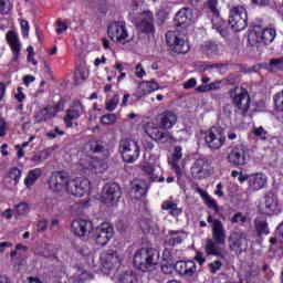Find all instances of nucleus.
<instances>
[{
    "mask_svg": "<svg viewBox=\"0 0 283 283\" xmlns=\"http://www.w3.org/2000/svg\"><path fill=\"white\" fill-rule=\"evenodd\" d=\"M176 123H178V116L171 111H165L158 115L157 126L154 123H148L145 132L155 143L167 145V143L175 140L169 129H171Z\"/></svg>",
    "mask_w": 283,
    "mask_h": 283,
    "instance_id": "1",
    "label": "nucleus"
},
{
    "mask_svg": "<svg viewBox=\"0 0 283 283\" xmlns=\"http://www.w3.org/2000/svg\"><path fill=\"white\" fill-rule=\"evenodd\" d=\"M159 260L160 252L156 249L142 248L134 255V265L143 273H150V271H156Z\"/></svg>",
    "mask_w": 283,
    "mask_h": 283,
    "instance_id": "2",
    "label": "nucleus"
},
{
    "mask_svg": "<svg viewBox=\"0 0 283 283\" xmlns=\"http://www.w3.org/2000/svg\"><path fill=\"white\" fill-rule=\"evenodd\" d=\"M212 228V240L209 239L206 243L207 255H216V258H223L220 245L227 244V230L222 221L214 219Z\"/></svg>",
    "mask_w": 283,
    "mask_h": 283,
    "instance_id": "3",
    "label": "nucleus"
},
{
    "mask_svg": "<svg viewBox=\"0 0 283 283\" xmlns=\"http://www.w3.org/2000/svg\"><path fill=\"white\" fill-rule=\"evenodd\" d=\"M228 94L234 107V112L245 116L247 112L251 109V95H249V91L244 86H234L229 90Z\"/></svg>",
    "mask_w": 283,
    "mask_h": 283,
    "instance_id": "4",
    "label": "nucleus"
},
{
    "mask_svg": "<svg viewBox=\"0 0 283 283\" xmlns=\"http://www.w3.org/2000/svg\"><path fill=\"white\" fill-rule=\"evenodd\" d=\"M275 36H277L275 28L261 29L255 27L248 33V43L251 48H260L262 43L263 45H271L275 41Z\"/></svg>",
    "mask_w": 283,
    "mask_h": 283,
    "instance_id": "5",
    "label": "nucleus"
},
{
    "mask_svg": "<svg viewBox=\"0 0 283 283\" xmlns=\"http://www.w3.org/2000/svg\"><path fill=\"white\" fill-rule=\"evenodd\" d=\"M118 149L124 163H136L140 156V146L134 139H122Z\"/></svg>",
    "mask_w": 283,
    "mask_h": 283,
    "instance_id": "6",
    "label": "nucleus"
},
{
    "mask_svg": "<svg viewBox=\"0 0 283 283\" xmlns=\"http://www.w3.org/2000/svg\"><path fill=\"white\" fill-rule=\"evenodd\" d=\"M247 21H249V18L244 7L237 6L230 10L228 23L233 31L242 32V30H245L248 25Z\"/></svg>",
    "mask_w": 283,
    "mask_h": 283,
    "instance_id": "7",
    "label": "nucleus"
},
{
    "mask_svg": "<svg viewBox=\"0 0 283 283\" xmlns=\"http://www.w3.org/2000/svg\"><path fill=\"white\" fill-rule=\"evenodd\" d=\"M154 12L149 10L140 12L135 19V28H137L138 32H140L142 34H155L156 27H154Z\"/></svg>",
    "mask_w": 283,
    "mask_h": 283,
    "instance_id": "8",
    "label": "nucleus"
},
{
    "mask_svg": "<svg viewBox=\"0 0 283 283\" xmlns=\"http://www.w3.org/2000/svg\"><path fill=\"white\" fill-rule=\"evenodd\" d=\"M107 34L115 43H120L125 45L129 43V33L127 32V25L125 22L115 21L108 25Z\"/></svg>",
    "mask_w": 283,
    "mask_h": 283,
    "instance_id": "9",
    "label": "nucleus"
},
{
    "mask_svg": "<svg viewBox=\"0 0 283 283\" xmlns=\"http://www.w3.org/2000/svg\"><path fill=\"white\" fill-rule=\"evenodd\" d=\"M166 43L169 51L174 54H187L189 52V43L185 39L178 36L174 31H168L166 33Z\"/></svg>",
    "mask_w": 283,
    "mask_h": 283,
    "instance_id": "10",
    "label": "nucleus"
},
{
    "mask_svg": "<svg viewBox=\"0 0 283 283\" xmlns=\"http://www.w3.org/2000/svg\"><path fill=\"white\" fill-rule=\"evenodd\" d=\"M206 145L209 149H220L224 142L227 140V136L224 135V129L222 127L213 126L211 127L205 136Z\"/></svg>",
    "mask_w": 283,
    "mask_h": 283,
    "instance_id": "11",
    "label": "nucleus"
},
{
    "mask_svg": "<svg viewBox=\"0 0 283 283\" xmlns=\"http://www.w3.org/2000/svg\"><path fill=\"white\" fill-rule=\"evenodd\" d=\"M228 245L230 251L235 253V255H242L249 247V241L247 240V233L244 232H232L228 238Z\"/></svg>",
    "mask_w": 283,
    "mask_h": 283,
    "instance_id": "12",
    "label": "nucleus"
},
{
    "mask_svg": "<svg viewBox=\"0 0 283 283\" xmlns=\"http://www.w3.org/2000/svg\"><path fill=\"white\" fill-rule=\"evenodd\" d=\"M191 8H182L180 9L175 18H174V27L176 28L177 32H186V30L191 25V19H193Z\"/></svg>",
    "mask_w": 283,
    "mask_h": 283,
    "instance_id": "13",
    "label": "nucleus"
},
{
    "mask_svg": "<svg viewBox=\"0 0 283 283\" xmlns=\"http://www.w3.org/2000/svg\"><path fill=\"white\" fill-rule=\"evenodd\" d=\"M192 178L197 180H202V178H209L211 176V164H209V159L207 158H198L191 169Z\"/></svg>",
    "mask_w": 283,
    "mask_h": 283,
    "instance_id": "14",
    "label": "nucleus"
},
{
    "mask_svg": "<svg viewBox=\"0 0 283 283\" xmlns=\"http://www.w3.org/2000/svg\"><path fill=\"white\" fill-rule=\"evenodd\" d=\"M114 238V228L109 223H102L93 233V239L98 247H105Z\"/></svg>",
    "mask_w": 283,
    "mask_h": 283,
    "instance_id": "15",
    "label": "nucleus"
},
{
    "mask_svg": "<svg viewBox=\"0 0 283 283\" xmlns=\"http://www.w3.org/2000/svg\"><path fill=\"white\" fill-rule=\"evenodd\" d=\"M123 192L118 184H106L102 190V200L105 205H116L120 200Z\"/></svg>",
    "mask_w": 283,
    "mask_h": 283,
    "instance_id": "16",
    "label": "nucleus"
},
{
    "mask_svg": "<svg viewBox=\"0 0 283 283\" xmlns=\"http://www.w3.org/2000/svg\"><path fill=\"white\" fill-rule=\"evenodd\" d=\"M227 158L232 167H244L247 165V149L243 145H237L231 149Z\"/></svg>",
    "mask_w": 283,
    "mask_h": 283,
    "instance_id": "17",
    "label": "nucleus"
},
{
    "mask_svg": "<svg viewBox=\"0 0 283 283\" xmlns=\"http://www.w3.org/2000/svg\"><path fill=\"white\" fill-rule=\"evenodd\" d=\"M71 180L70 172L56 171L51 178V188L57 192L66 191Z\"/></svg>",
    "mask_w": 283,
    "mask_h": 283,
    "instance_id": "18",
    "label": "nucleus"
},
{
    "mask_svg": "<svg viewBox=\"0 0 283 283\" xmlns=\"http://www.w3.org/2000/svg\"><path fill=\"white\" fill-rule=\"evenodd\" d=\"M90 187V181L87 179L76 178L69 181L66 188V193L71 196H76L77 198H83L87 193V188Z\"/></svg>",
    "mask_w": 283,
    "mask_h": 283,
    "instance_id": "19",
    "label": "nucleus"
},
{
    "mask_svg": "<svg viewBox=\"0 0 283 283\" xmlns=\"http://www.w3.org/2000/svg\"><path fill=\"white\" fill-rule=\"evenodd\" d=\"M85 114V106L81 103V101H73L71 107L66 111V116L64 117V123H66V127H72V120H76V118H81Z\"/></svg>",
    "mask_w": 283,
    "mask_h": 283,
    "instance_id": "20",
    "label": "nucleus"
},
{
    "mask_svg": "<svg viewBox=\"0 0 283 283\" xmlns=\"http://www.w3.org/2000/svg\"><path fill=\"white\" fill-rule=\"evenodd\" d=\"M71 229L78 238H85L92 231V223L84 219H76L72 222Z\"/></svg>",
    "mask_w": 283,
    "mask_h": 283,
    "instance_id": "21",
    "label": "nucleus"
},
{
    "mask_svg": "<svg viewBox=\"0 0 283 283\" xmlns=\"http://www.w3.org/2000/svg\"><path fill=\"white\" fill-rule=\"evenodd\" d=\"M175 271L179 275H185L186 277H192L196 273V262L193 261H177L175 263Z\"/></svg>",
    "mask_w": 283,
    "mask_h": 283,
    "instance_id": "22",
    "label": "nucleus"
},
{
    "mask_svg": "<svg viewBox=\"0 0 283 283\" xmlns=\"http://www.w3.org/2000/svg\"><path fill=\"white\" fill-rule=\"evenodd\" d=\"M88 146L93 154H99L102 160H105L109 156V148L107 147V143L103 140L90 142Z\"/></svg>",
    "mask_w": 283,
    "mask_h": 283,
    "instance_id": "23",
    "label": "nucleus"
},
{
    "mask_svg": "<svg viewBox=\"0 0 283 283\" xmlns=\"http://www.w3.org/2000/svg\"><path fill=\"white\" fill-rule=\"evenodd\" d=\"M160 85L158 82L151 81H143L138 88H137V96L138 98H143V96H146V94H151V92H156V90H159Z\"/></svg>",
    "mask_w": 283,
    "mask_h": 283,
    "instance_id": "24",
    "label": "nucleus"
},
{
    "mask_svg": "<svg viewBox=\"0 0 283 283\" xmlns=\"http://www.w3.org/2000/svg\"><path fill=\"white\" fill-rule=\"evenodd\" d=\"M7 42L12 50L14 59H19V55L21 54V42L19 41V35L15 31L7 32Z\"/></svg>",
    "mask_w": 283,
    "mask_h": 283,
    "instance_id": "25",
    "label": "nucleus"
},
{
    "mask_svg": "<svg viewBox=\"0 0 283 283\" xmlns=\"http://www.w3.org/2000/svg\"><path fill=\"white\" fill-rule=\"evenodd\" d=\"M249 187L252 191H260L266 187V175L255 174L249 177Z\"/></svg>",
    "mask_w": 283,
    "mask_h": 283,
    "instance_id": "26",
    "label": "nucleus"
},
{
    "mask_svg": "<svg viewBox=\"0 0 283 283\" xmlns=\"http://www.w3.org/2000/svg\"><path fill=\"white\" fill-rule=\"evenodd\" d=\"M277 209V200L273 195H265L264 203L261 206V212L265 216H272Z\"/></svg>",
    "mask_w": 283,
    "mask_h": 283,
    "instance_id": "27",
    "label": "nucleus"
},
{
    "mask_svg": "<svg viewBox=\"0 0 283 283\" xmlns=\"http://www.w3.org/2000/svg\"><path fill=\"white\" fill-rule=\"evenodd\" d=\"M119 265H120V259L118 258V253L109 252L103 256V266L107 271H112Z\"/></svg>",
    "mask_w": 283,
    "mask_h": 283,
    "instance_id": "28",
    "label": "nucleus"
},
{
    "mask_svg": "<svg viewBox=\"0 0 283 283\" xmlns=\"http://www.w3.org/2000/svg\"><path fill=\"white\" fill-rule=\"evenodd\" d=\"M254 231L258 235H269V222L265 217H256L254 219Z\"/></svg>",
    "mask_w": 283,
    "mask_h": 283,
    "instance_id": "29",
    "label": "nucleus"
},
{
    "mask_svg": "<svg viewBox=\"0 0 283 283\" xmlns=\"http://www.w3.org/2000/svg\"><path fill=\"white\" fill-rule=\"evenodd\" d=\"M163 211H168L172 218H178L182 213V208L178 207V203L172 200H165L161 203Z\"/></svg>",
    "mask_w": 283,
    "mask_h": 283,
    "instance_id": "30",
    "label": "nucleus"
},
{
    "mask_svg": "<svg viewBox=\"0 0 283 283\" xmlns=\"http://www.w3.org/2000/svg\"><path fill=\"white\" fill-rule=\"evenodd\" d=\"M197 192L201 196L202 200L209 207V209H212L216 213H220V208H218V202L209 196V193L201 188H197Z\"/></svg>",
    "mask_w": 283,
    "mask_h": 283,
    "instance_id": "31",
    "label": "nucleus"
},
{
    "mask_svg": "<svg viewBox=\"0 0 283 283\" xmlns=\"http://www.w3.org/2000/svg\"><path fill=\"white\" fill-rule=\"evenodd\" d=\"M43 170L41 168L32 169L28 172V176L24 179V185L27 189H31L32 186L41 178Z\"/></svg>",
    "mask_w": 283,
    "mask_h": 283,
    "instance_id": "32",
    "label": "nucleus"
},
{
    "mask_svg": "<svg viewBox=\"0 0 283 283\" xmlns=\"http://www.w3.org/2000/svg\"><path fill=\"white\" fill-rule=\"evenodd\" d=\"M19 180H21V169L14 167L9 171V175L6 177V184L10 185L12 189L17 187V185H19Z\"/></svg>",
    "mask_w": 283,
    "mask_h": 283,
    "instance_id": "33",
    "label": "nucleus"
},
{
    "mask_svg": "<svg viewBox=\"0 0 283 283\" xmlns=\"http://www.w3.org/2000/svg\"><path fill=\"white\" fill-rule=\"evenodd\" d=\"M201 52L202 54H206L208 59H213V56H218V44L213 42H205L203 44H201Z\"/></svg>",
    "mask_w": 283,
    "mask_h": 283,
    "instance_id": "34",
    "label": "nucleus"
},
{
    "mask_svg": "<svg viewBox=\"0 0 283 283\" xmlns=\"http://www.w3.org/2000/svg\"><path fill=\"white\" fill-rule=\"evenodd\" d=\"M51 118H54V113H52V109L50 108V106L41 108L35 114V122L36 123H43L45 120H51Z\"/></svg>",
    "mask_w": 283,
    "mask_h": 283,
    "instance_id": "35",
    "label": "nucleus"
},
{
    "mask_svg": "<svg viewBox=\"0 0 283 283\" xmlns=\"http://www.w3.org/2000/svg\"><path fill=\"white\" fill-rule=\"evenodd\" d=\"M263 67L268 72H279V70L283 69V57L272 59L269 63H264Z\"/></svg>",
    "mask_w": 283,
    "mask_h": 283,
    "instance_id": "36",
    "label": "nucleus"
},
{
    "mask_svg": "<svg viewBox=\"0 0 283 283\" xmlns=\"http://www.w3.org/2000/svg\"><path fill=\"white\" fill-rule=\"evenodd\" d=\"M118 282L119 283H138V276H136L132 271H126L119 274Z\"/></svg>",
    "mask_w": 283,
    "mask_h": 283,
    "instance_id": "37",
    "label": "nucleus"
},
{
    "mask_svg": "<svg viewBox=\"0 0 283 283\" xmlns=\"http://www.w3.org/2000/svg\"><path fill=\"white\" fill-rule=\"evenodd\" d=\"M130 193H134V198L140 200V198L147 195V188L140 186V184H137L135 187H133Z\"/></svg>",
    "mask_w": 283,
    "mask_h": 283,
    "instance_id": "38",
    "label": "nucleus"
},
{
    "mask_svg": "<svg viewBox=\"0 0 283 283\" xmlns=\"http://www.w3.org/2000/svg\"><path fill=\"white\" fill-rule=\"evenodd\" d=\"M120 101V97L118 94H115L111 99L106 101V109L107 112H114L116 107H118V103Z\"/></svg>",
    "mask_w": 283,
    "mask_h": 283,
    "instance_id": "39",
    "label": "nucleus"
},
{
    "mask_svg": "<svg viewBox=\"0 0 283 283\" xmlns=\"http://www.w3.org/2000/svg\"><path fill=\"white\" fill-rule=\"evenodd\" d=\"M161 271L165 275H172L174 271H176V264H174V261L163 262Z\"/></svg>",
    "mask_w": 283,
    "mask_h": 283,
    "instance_id": "40",
    "label": "nucleus"
},
{
    "mask_svg": "<svg viewBox=\"0 0 283 283\" xmlns=\"http://www.w3.org/2000/svg\"><path fill=\"white\" fill-rule=\"evenodd\" d=\"M87 76H88V73L87 71H85V69H77L75 71V84L81 85V83H83V81H85Z\"/></svg>",
    "mask_w": 283,
    "mask_h": 283,
    "instance_id": "41",
    "label": "nucleus"
},
{
    "mask_svg": "<svg viewBox=\"0 0 283 283\" xmlns=\"http://www.w3.org/2000/svg\"><path fill=\"white\" fill-rule=\"evenodd\" d=\"M273 101L277 112H283V90L273 96Z\"/></svg>",
    "mask_w": 283,
    "mask_h": 283,
    "instance_id": "42",
    "label": "nucleus"
},
{
    "mask_svg": "<svg viewBox=\"0 0 283 283\" xmlns=\"http://www.w3.org/2000/svg\"><path fill=\"white\" fill-rule=\"evenodd\" d=\"M15 211L18 216H27V213H30V206L27 202H20L15 207Z\"/></svg>",
    "mask_w": 283,
    "mask_h": 283,
    "instance_id": "43",
    "label": "nucleus"
},
{
    "mask_svg": "<svg viewBox=\"0 0 283 283\" xmlns=\"http://www.w3.org/2000/svg\"><path fill=\"white\" fill-rule=\"evenodd\" d=\"M103 125H114L116 123V114H107L101 117Z\"/></svg>",
    "mask_w": 283,
    "mask_h": 283,
    "instance_id": "44",
    "label": "nucleus"
},
{
    "mask_svg": "<svg viewBox=\"0 0 283 283\" xmlns=\"http://www.w3.org/2000/svg\"><path fill=\"white\" fill-rule=\"evenodd\" d=\"M231 224H238V222H241V224H244L247 222V216H243L242 212H237L231 219Z\"/></svg>",
    "mask_w": 283,
    "mask_h": 283,
    "instance_id": "45",
    "label": "nucleus"
},
{
    "mask_svg": "<svg viewBox=\"0 0 283 283\" xmlns=\"http://www.w3.org/2000/svg\"><path fill=\"white\" fill-rule=\"evenodd\" d=\"M207 7L214 14V17H219L220 12L218 11V0H208Z\"/></svg>",
    "mask_w": 283,
    "mask_h": 283,
    "instance_id": "46",
    "label": "nucleus"
},
{
    "mask_svg": "<svg viewBox=\"0 0 283 283\" xmlns=\"http://www.w3.org/2000/svg\"><path fill=\"white\" fill-rule=\"evenodd\" d=\"M65 107V99L61 98L54 106H49L54 116Z\"/></svg>",
    "mask_w": 283,
    "mask_h": 283,
    "instance_id": "47",
    "label": "nucleus"
},
{
    "mask_svg": "<svg viewBox=\"0 0 283 283\" xmlns=\"http://www.w3.org/2000/svg\"><path fill=\"white\" fill-rule=\"evenodd\" d=\"M220 67H222V64H202L200 70L202 72H213V70L220 72Z\"/></svg>",
    "mask_w": 283,
    "mask_h": 283,
    "instance_id": "48",
    "label": "nucleus"
},
{
    "mask_svg": "<svg viewBox=\"0 0 283 283\" xmlns=\"http://www.w3.org/2000/svg\"><path fill=\"white\" fill-rule=\"evenodd\" d=\"M12 10V6L7 0H0V14H8Z\"/></svg>",
    "mask_w": 283,
    "mask_h": 283,
    "instance_id": "49",
    "label": "nucleus"
},
{
    "mask_svg": "<svg viewBox=\"0 0 283 283\" xmlns=\"http://www.w3.org/2000/svg\"><path fill=\"white\" fill-rule=\"evenodd\" d=\"M48 156H49L48 151H41V153L34 155L31 158V160H32V163H36V164L43 163V160H48Z\"/></svg>",
    "mask_w": 283,
    "mask_h": 283,
    "instance_id": "50",
    "label": "nucleus"
},
{
    "mask_svg": "<svg viewBox=\"0 0 283 283\" xmlns=\"http://www.w3.org/2000/svg\"><path fill=\"white\" fill-rule=\"evenodd\" d=\"M22 36L28 38L30 34V23L27 20H21L20 22Z\"/></svg>",
    "mask_w": 283,
    "mask_h": 283,
    "instance_id": "51",
    "label": "nucleus"
},
{
    "mask_svg": "<svg viewBox=\"0 0 283 283\" xmlns=\"http://www.w3.org/2000/svg\"><path fill=\"white\" fill-rule=\"evenodd\" d=\"M142 171L146 174V176H154V164H145L142 166Z\"/></svg>",
    "mask_w": 283,
    "mask_h": 283,
    "instance_id": "52",
    "label": "nucleus"
},
{
    "mask_svg": "<svg viewBox=\"0 0 283 283\" xmlns=\"http://www.w3.org/2000/svg\"><path fill=\"white\" fill-rule=\"evenodd\" d=\"M182 159V146H175L172 153V160H181Z\"/></svg>",
    "mask_w": 283,
    "mask_h": 283,
    "instance_id": "53",
    "label": "nucleus"
},
{
    "mask_svg": "<svg viewBox=\"0 0 283 283\" xmlns=\"http://www.w3.org/2000/svg\"><path fill=\"white\" fill-rule=\"evenodd\" d=\"M46 230H48V220L45 219L40 220L36 226L38 233H45Z\"/></svg>",
    "mask_w": 283,
    "mask_h": 283,
    "instance_id": "54",
    "label": "nucleus"
},
{
    "mask_svg": "<svg viewBox=\"0 0 283 283\" xmlns=\"http://www.w3.org/2000/svg\"><path fill=\"white\" fill-rule=\"evenodd\" d=\"M254 136H260L261 140H266V130H264V127L260 126L258 128L253 129Z\"/></svg>",
    "mask_w": 283,
    "mask_h": 283,
    "instance_id": "55",
    "label": "nucleus"
},
{
    "mask_svg": "<svg viewBox=\"0 0 283 283\" xmlns=\"http://www.w3.org/2000/svg\"><path fill=\"white\" fill-rule=\"evenodd\" d=\"M210 273H216L217 271H220L222 269V262L220 261H214L209 264Z\"/></svg>",
    "mask_w": 283,
    "mask_h": 283,
    "instance_id": "56",
    "label": "nucleus"
},
{
    "mask_svg": "<svg viewBox=\"0 0 283 283\" xmlns=\"http://www.w3.org/2000/svg\"><path fill=\"white\" fill-rule=\"evenodd\" d=\"M63 134H65L63 130L59 129V127H55L54 130L46 133V136L49 138H56L57 136H63Z\"/></svg>",
    "mask_w": 283,
    "mask_h": 283,
    "instance_id": "57",
    "label": "nucleus"
},
{
    "mask_svg": "<svg viewBox=\"0 0 283 283\" xmlns=\"http://www.w3.org/2000/svg\"><path fill=\"white\" fill-rule=\"evenodd\" d=\"M164 262H174V256L171 255L170 249H165L163 252Z\"/></svg>",
    "mask_w": 283,
    "mask_h": 283,
    "instance_id": "58",
    "label": "nucleus"
},
{
    "mask_svg": "<svg viewBox=\"0 0 283 283\" xmlns=\"http://www.w3.org/2000/svg\"><path fill=\"white\" fill-rule=\"evenodd\" d=\"M168 243H169L170 247H176V244H181L182 243V237H180V235L171 237L168 240Z\"/></svg>",
    "mask_w": 283,
    "mask_h": 283,
    "instance_id": "59",
    "label": "nucleus"
},
{
    "mask_svg": "<svg viewBox=\"0 0 283 283\" xmlns=\"http://www.w3.org/2000/svg\"><path fill=\"white\" fill-rule=\"evenodd\" d=\"M178 163H180V160H172L171 167L175 169L177 178H180L182 176V170L180 169V165H178Z\"/></svg>",
    "mask_w": 283,
    "mask_h": 283,
    "instance_id": "60",
    "label": "nucleus"
},
{
    "mask_svg": "<svg viewBox=\"0 0 283 283\" xmlns=\"http://www.w3.org/2000/svg\"><path fill=\"white\" fill-rule=\"evenodd\" d=\"M135 74H136V76L138 77V78H143L144 76H145V69H143V64H140V63H138L137 65H136V72H135Z\"/></svg>",
    "mask_w": 283,
    "mask_h": 283,
    "instance_id": "61",
    "label": "nucleus"
},
{
    "mask_svg": "<svg viewBox=\"0 0 283 283\" xmlns=\"http://www.w3.org/2000/svg\"><path fill=\"white\" fill-rule=\"evenodd\" d=\"M196 85H197V81H196V78H190V80H188L185 84H184V88L185 90H191V88H193V87H196Z\"/></svg>",
    "mask_w": 283,
    "mask_h": 283,
    "instance_id": "62",
    "label": "nucleus"
},
{
    "mask_svg": "<svg viewBox=\"0 0 283 283\" xmlns=\"http://www.w3.org/2000/svg\"><path fill=\"white\" fill-rule=\"evenodd\" d=\"M220 85H222V81H216L208 84L209 92H213V90H220Z\"/></svg>",
    "mask_w": 283,
    "mask_h": 283,
    "instance_id": "63",
    "label": "nucleus"
},
{
    "mask_svg": "<svg viewBox=\"0 0 283 283\" xmlns=\"http://www.w3.org/2000/svg\"><path fill=\"white\" fill-rule=\"evenodd\" d=\"M195 261L198 262V264H200V266H202V264H205V262H207V260L202 255V252H197L196 253Z\"/></svg>",
    "mask_w": 283,
    "mask_h": 283,
    "instance_id": "64",
    "label": "nucleus"
}]
</instances>
